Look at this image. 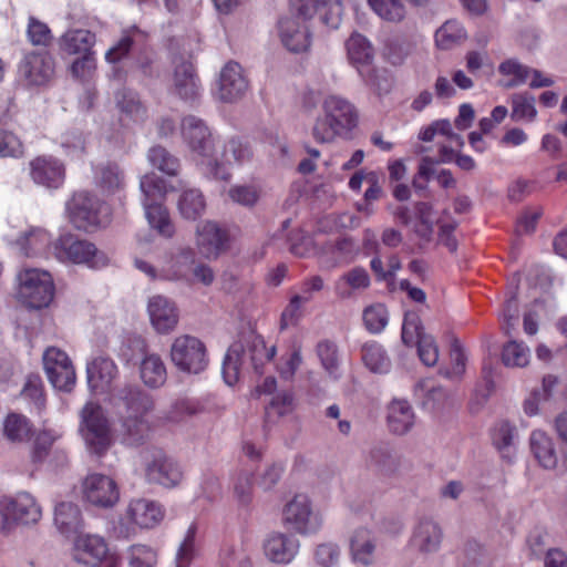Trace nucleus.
I'll list each match as a JSON object with an SVG mask.
<instances>
[{
	"instance_id": "1",
	"label": "nucleus",
	"mask_w": 567,
	"mask_h": 567,
	"mask_svg": "<svg viewBox=\"0 0 567 567\" xmlns=\"http://www.w3.org/2000/svg\"><path fill=\"white\" fill-rule=\"evenodd\" d=\"M248 355L254 371L264 373V365L270 362L276 355V347L269 349L264 339L249 332L235 341L229 348L223 362V377L228 385L235 384L239 379L240 367L245 357Z\"/></svg>"
},
{
	"instance_id": "2",
	"label": "nucleus",
	"mask_w": 567,
	"mask_h": 567,
	"mask_svg": "<svg viewBox=\"0 0 567 567\" xmlns=\"http://www.w3.org/2000/svg\"><path fill=\"white\" fill-rule=\"evenodd\" d=\"M182 136L189 148L203 157L205 173L215 179H228V174L219 169L216 158H213V135L204 120L187 115L182 120Z\"/></svg>"
},
{
	"instance_id": "3",
	"label": "nucleus",
	"mask_w": 567,
	"mask_h": 567,
	"mask_svg": "<svg viewBox=\"0 0 567 567\" xmlns=\"http://www.w3.org/2000/svg\"><path fill=\"white\" fill-rule=\"evenodd\" d=\"M52 256L63 262L86 265L99 269L109 264V257L95 245L73 234H63L52 244Z\"/></svg>"
},
{
	"instance_id": "4",
	"label": "nucleus",
	"mask_w": 567,
	"mask_h": 567,
	"mask_svg": "<svg viewBox=\"0 0 567 567\" xmlns=\"http://www.w3.org/2000/svg\"><path fill=\"white\" fill-rule=\"evenodd\" d=\"M41 517V507L27 492L0 501V532L3 534H9L14 525H34Z\"/></svg>"
},
{
	"instance_id": "5",
	"label": "nucleus",
	"mask_w": 567,
	"mask_h": 567,
	"mask_svg": "<svg viewBox=\"0 0 567 567\" xmlns=\"http://www.w3.org/2000/svg\"><path fill=\"white\" fill-rule=\"evenodd\" d=\"M18 278V297L27 307L41 309L51 303L54 296V284L48 271L37 268L24 269Z\"/></svg>"
},
{
	"instance_id": "6",
	"label": "nucleus",
	"mask_w": 567,
	"mask_h": 567,
	"mask_svg": "<svg viewBox=\"0 0 567 567\" xmlns=\"http://www.w3.org/2000/svg\"><path fill=\"white\" fill-rule=\"evenodd\" d=\"M171 360L178 371L188 374L204 372L209 363L205 343L189 334L174 339L171 346Z\"/></svg>"
},
{
	"instance_id": "7",
	"label": "nucleus",
	"mask_w": 567,
	"mask_h": 567,
	"mask_svg": "<svg viewBox=\"0 0 567 567\" xmlns=\"http://www.w3.org/2000/svg\"><path fill=\"white\" fill-rule=\"evenodd\" d=\"M282 525L290 532L310 536L322 526L320 515L313 511L310 498L305 494L295 495L282 508Z\"/></svg>"
},
{
	"instance_id": "8",
	"label": "nucleus",
	"mask_w": 567,
	"mask_h": 567,
	"mask_svg": "<svg viewBox=\"0 0 567 567\" xmlns=\"http://www.w3.org/2000/svg\"><path fill=\"white\" fill-rule=\"evenodd\" d=\"M144 478L148 484L166 488L177 486L183 480L179 464L162 450L153 449L143 452Z\"/></svg>"
},
{
	"instance_id": "9",
	"label": "nucleus",
	"mask_w": 567,
	"mask_h": 567,
	"mask_svg": "<svg viewBox=\"0 0 567 567\" xmlns=\"http://www.w3.org/2000/svg\"><path fill=\"white\" fill-rule=\"evenodd\" d=\"M84 429V439L91 454L99 457L104 455L111 446L109 422L101 405L87 402L81 412Z\"/></svg>"
},
{
	"instance_id": "10",
	"label": "nucleus",
	"mask_w": 567,
	"mask_h": 567,
	"mask_svg": "<svg viewBox=\"0 0 567 567\" xmlns=\"http://www.w3.org/2000/svg\"><path fill=\"white\" fill-rule=\"evenodd\" d=\"M165 511L162 505L147 498L131 499L121 516V524L125 526L126 536L140 529H151L164 518Z\"/></svg>"
},
{
	"instance_id": "11",
	"label": "nucleus",
	"mask_w": 567,
	"mask_h": 567,
	"mask_svg": "<svg viewBox=\"0 0 567 567\" xmlns=\"http://www.w3.org/2000/svg\"><path fill=\"white\" fill-rule=\"evenodd\" d=\"M43 368L48 380L56 390L70 392L75 384V370L68 354L50 347L43 353Z\"/></svg>"
},
{
	"instance_id": "12",
	"label": "nucleus",
	"mask_w": 567,
	"mask_h": 567,
	"mask_svg": "<svg viewBox=\"0 0 567 567\" xmlns=\"http://www.w3.org/2000/svg\"><path fill=\"white\" fill-rule=\"evenodd\" d=\"M83 498L101 508H111L120 501L116 482L105 474H89L82 482Z\"/></svg>"
},
{
	"instance_id": "13",
	"label": "nucleus",
	"mask_w": 567,
	"mask_h": 567,
	"mask_svg": "<svg viewBox=\"0 0 567 567\" xmlns=\"http://www.w3.org/2000/svg\"><path fill=\"white\" fill-rule=\"evenodd\" d=\"M102 202L89 192L81 190L68 203L71 223L80 230H89L100 225Z\"/></svg>"
},
{
	"instance_id": "14",
	"label": "nucleus",
	"mask_w": 567,
	"mask_h": 567,
	"mask_svg": "<svg viewBox=\"0 0 567 567\" xmlns=\"http://www.w3.org/2000/svg\"><path fill=\"white\" fill-rule=\"evenodd\" d=\"M118 416H146L153 409L152 396L137 385L125 384L112 395Z\"/></svg>"
},
{
	"instance_id": "15",
	"label": "nucleus",
	"mask_w": 567,
	"mask_h": 567,
	"mask_svg": "<svg viewBox=\"0 0 567 567\" xmlns=\"http://www.w3.org/2000/svg\"><path fill=\"white\" fill-rule=\"evenodd\" d=\"M196 246L207 259H217L229 248V235L216 221L206 220L196 226Z\"/></svg>"
},
{
	"instance_id": "16",
	"label": "nucleus",
	"mask_w": 567,
	"mask_h": 567,
	"mask_svg": "<svg viewBox=\"0 0 567 567\" xmlns=\"http://www.w3.org/2000/svg\"><path fill=\"white\" fill-rule=\"evenodd\" d=\"M346 48L350 62L357 66L365 83L379 87L377 71L371 66L373 50L367 38L353 33L346 42Z\"/></svg>"
},
{
	"instance_id": "17",
	"label": "nucleus",
	"mask_w": 567,
	"mask_h": 567,
	"mask_svg": "<svg viewBox=\"0 0 567 567\" xmlns=\"http://www.w3.org/2000/svg\"><path fill=\"white\" fill-rule=\"evenodd\" d=\"M105 539L93 534H78L74 537L71 556L74 561L85 566L95 567L109 555Z\"/></svg>"
},
{
	"instance_id": "18",
	"label": "nucleus",
	"mask_w": 567,
	"mask_h": 567,
	"mask_svg": "<svg viewBox=\"0 0 567 567\" xmlns=\"http://www.w3.org/2000/svg\"><path fill=\"white\" fill-rule=\"evenodd\" d=\"M31 179L43 187L56 189L62 186L65 179L64 164L48 155L33 158L29 163Z\"/></svg>"
},
{
	"instance_id": "19",
	"label": "nucleus",
	"mask_w": 567,
	"mask_h": 567,
	"mask_svg": "<svg viewBox=\"0 0 567 567\" xmlns=\"http://www.w3.org/2000/svg\"><path fill=\"white\" fill-rule=\"evenodd\" d=\"M196 252L192 247H179L171 252L165 264L159 268V280L177 281L185 284L190 280L192 268Z\"/></svg>"
},
{
	"instance_id": "20",
	"label": "nucleus",
	"mask_w": 567,
	"mask_h": 567,
	"mask_svg": "<svg viewBox=\"0 0 567 567\" xmlns=\"http://www.w3.org/2000/svg\"><path fill=\"white\" fill-rule=\"evenodd\" d=\"M248 86L243 68L237 62H228L219 74L218 99L223 102H235L246 94Z\"/></svg>"
},
{
	"instance_id": "21",
	"label": "nucleus",
	"mask_w": 567,
	"mask_h": 567,
	"mask_svg": "<svg viewBox=\"0 0 567 567\" xmlns=\"http://www.w3.org/2000/svg\"><path fill=\"white\" fill-rule=\"evenodd\" d=\"M278 34L282 44L295 53L307 51L311 43V35L306 21L295 17L284 16L279 19Z\"/></svg>"
},
{
	"instance_id": "22",
	"label": "nucleus",
	"mask_w": 567,
	"mask_h": 567,
	"mask_svg": "<svg viewBox=\"0 0 567 567\" xmlns=\"http://www.w3.org/2000/svg\"><path fill=\"white\" fill-rule=\"evenodd\" d=\"M20 75L30 85H43L48 83L54 74V62L52 56L47 53H29L19 65Z\"/></svg>"
},
{
	"instance_id": "23",
	"label": "nucleus",
	"mask_w": 567,
	"mask_h": 567,
	"mask_svg": "<svg viewBox=\"0 0 567 567\" xmlns=\"http://www.w3.org/2000/svg\"><path fill=\"white\" fill-rule=\"evenodd\" d=\"M264 553L275 564H289L297 556L300 542L293 535L275 532L264 540Z\"/></svg>"
},
{
	"instance_id": "24",
	"label": "nucleus",
	"mask_w": 567,
	"mask_h": 567,
	"mask_svg": "<svg viewBox=\"0 0 567 567\" xmlns=\"http://www.w3.org/2000/svg\"><path fill=\"white\" fill-rule=\"evenodd\" d=\"M173 89L185 101H194L199 95V79L192 62L184 58L174 61Z\"/></svg>"
},
{
	"instance_id": "25",
	"label": "nucleus",
	"mask_w": 567,
	"mask_h": 567,
	"mask_svg": "<svg viewBox=\"0 0 567 567\" xmlns=\"http://www.w3.org/2000/svg\"><path fill=\"white\" fill-rule=\"evenodd\" d=\"M326 117L334 127L342 131H351L358 124V112L354 105L339 95H328L323 101Z\"/></svg>"
},
{
	"instance_id": "26",
	"label": "nucleus",
	"mask_w": 567,
	"mask_h": 567,
	"mask_svg": "<svg viewBox=\"0 0 567 567\" xmlns=\"http://www.w3.org/2000/svg\"><path fill=\"white\" fill-rule=\"evenodd\" d=\"M147 309L151 322L157 332L167 333L176 327L178 321L176 308L166 297H152Z\"/></svg>"
},
{
	"instance_id": "27",
	"label": "nucleus",
	"mask_w": 567,
	"mask_h": 567,
	"mask_svg": "<svg viewBox=\"0 0 567 567\" xmlns=\"http://www.w3.org/2000/svg\"><path fill=\"white\" fill-rule=\"evenodd\" d=\"M86 374L93 391L105 392L117 375V367L110 358L97 357L87 363Z\"/></svg>"
},
{
	"instance_id": "28",
	"label": "nucleus",
	"mask_w": 567,
	"mask_h": 567,
	"mask_svg": "<svg viewBox=\"0 0 567 567\" xmlns=\"http://www.w3.org/2000/svg\"><path fill=\"white\" fill-rule=\"evenodd\" d=\"M442 529L432 519H421L415 526L410 545L422 554L433 553L440 548Z\"/></svg>"
},
{
	"instance_id": "29",
	"label": "nucleus",
	"mask_w": 567,
	"mask_h": 567,
	"mask_svg": "<svg viewBox=\"0 0 567 567\" xmlns=\"http://www.w3.org/2000/svg\"><path fill=\"white\" fill-rule=\"evenodd\" d=\"M529 447L538 464L546 470H554L558 455L553 439L542 430H535L529 437Z\"/></svg>"
},
{
	"instance_id": "30",
	"label": "nucleus",
	"mask_w": 567,
	"mask_h": 567,
	"mask_svg": "<svg viewBox=\"0 0 567 567\" xmlns=\"http://www.w3.org/2000/svg\"><path fill=\"white\" fill-rule=\"evenodd\" d=\"M94 182L103 194H115L124 188L125 174L116 163H102L94 167Z\"/></svg>"
},
{
	"instance_id": "31",
	"label": "nucleus",
	"mask_w": 567,
	"mask_h": 567,
	"mask_svg": "<svg viewBox=\"0 0 567 567\" xmlns=\"http://www.w3.org/2000/svg\"><path fill=\"white\" fill-rule=\"evenodd\" d=\"M145 40L146 34L136 27L124 30L118 41L106 51V61L113 64L118 63L126 58L131 51L143 47Z\"/></svg>"
},
{
	"instance_id": "32",
	"label": "nucleus",
	"mask_w": 567,
	"mask_h": 567,
	"mask_svg": "<svg viewBox=\"0 0 567 567\" xmlns=\"http://www.w3.org/2000/svg\"><path fill=\"white\" fill-rule=\"evenodd\" d=\"M370 284L368 271L362 267H354L339 277L334 290L341 299H349L354 293L368 289Z\"/></svg>"
},
{
	"instance_id": "33",
	"label": "nucleus",
	"mask_w": 567,
	"mask_h": 567,
	"mask_svg": "<svg viewBox=\"0 0 567 567\" xmlns=\"http://www.w3.org/2000/svg\"><path fill=\"white\" fill-rule=\"evenodd\" d=\"M415 415L405 400H393L388 408V426L394 434H405L414 425Z\"/></svg>"
},
{
	"instance_id": "34",
	"label": "nucleus",
	"mask_w": 567,
	"mask_h": 567,
	"mask_svg": "<svg viewBox=\"0 0 567 567\" xmlns=\"http://www.w3.org/2000/svg\"><path fill=\"white\" fill-rule=\"evenodd\" d=\"M121 423V436L125 444L138 446L150 436V425L146 416H118Z\"/></svg>"
},
{
	"instance_id": "35",
	"label": "nucleus",
	"mask_w": 567,
	"mask_h": 567,
	"mask_svg": "<svg viewBox=\"0 0 567 567\" xmlns=\"http://www.w3.org/2000/svg\"><path fill=\"white\" fill-rule=\"evenodd\" d=\"M54 524L64 535L79 533L83 525L79 506L71 502H61L54 508Z\"/></svg>"
},
{
	"instance_id": "36",
	"label": "nucleus",
	"mask_w": 567,
	"mask_h": 567,
	"mask_svg": "<svg viewBox=\"0 0 567 567\" xmlns=\"http://www.w3.org/2000/svg\"><path fill=\"white\" fill-rule=\"evenodd\" d=\"M52 244L48 231L41 228L31 229L17 240L21 252L27 257L52 255Z\"/></svg>"
},
{
	"instance_id": "37",
	"label": "nucleus",
	"mask_w": 567,
	"mask_h": 567,
	"mask_svg": "<svg viewBox=\"0 0 567 567\" xmlns=\"http://www.w3.org/2000/svg\"><path fill=\"white\" fill-rule=\"evenodd\" d=\"M206 207V198L198 188L184 189L177 200L178 212L187 220L200 218L205 214Z\"/></svg>"
},
{
	"instance_id": "38",
	"label": "nucleus",
	"mask_w": 567,
	"mask_h": 567,
	"mask_svg": "<svg viewBox=\"0 0 567 567\" xmlns=\"http://www.w3.org/2000/svg\"><path fill=\"white\" fill-rule=\"evenodd\" d=\"M140 375L148 388L162 386L167 378L166 367L162 358L156 353H147L140 363Z\"/></svg>"
},
{
	"instance_id": "39",
	"label": "nucleus",
	"mask_w": 567,
	"mask_h": 567,
	"mask_svg": "<svg viewBox=\"0 0 567 567\" xmlns=\"http://www.w3.org/2000/svg\"><path fill=\"white\" fill-rule=\"evenodd\" d=\"M375 539L367 528H359L351 538V554L353 560L370 566L374 560Z\"/></svg>"
},
{
	"instance_id": "40",
	"label": "nucleus",
	"mask_w": 567,
	"mask_h": 567,
	"mask_svg": "<svg viewBox=\"0 0 567 567\" xmlns=\"http://www.w3.org/2000/svg\"><path fill=\"white\" fill-rule=\"evenodd\" d=\"M115 102L121 114L135 123H142L147 117V111L137 93L122 89L115 94Z\"/></svg>"
},
{
	"instance_id": "41",
	"label": "nucleus",
	"mask_w": 567,
	"mask_h": 567,
	"mask_svg": "<svg viewBox=\"0 0 567 567\" xmlns=\"http://www.w3.org/2000/svg\"><path fill=\"white\" fill-rule=\"evenodd\" d=\"M95 43V34L89 30H70L61 38V49L68 54H90Z\"/></svg>"
},
{
	"instance_id": "42",
	"label": "nucleus",
	"mask_w": 567,
	"mask_h": 567,
	"mask_svg": "<svg viewBox=\"0 0 567 567\" xmlns=\"http://www.w3.org/2000/svg\"><path fill=\"white\" fill-rule=\"evenodd\" d=\"M251 151L246 143L231 137L224 144L220 157L213 155V158L217 159L219 169H224L229 175L224 165L244 164L251 158Z\"/></svg>"
},
{
	"instance_id": "43",
	"label": "nucleus",
	"mask_w": 567,
	"mask_h": 567,
	"mask_svg": "<svg viewBox=\"0 0 567 567\" xmlns=\"http://www.w3.org/2000/svg\"><path fill=\"white\" fill-rule=\"evenodd\" d=\"M145 217L153 229L166 238H172L175 234V227L169 218L167 209L162 203L143 205Z\"/></svg>"
},
{
	"instance_id": "44",
	"label": "nucleus",
	"mask_w": 567,
	"mask_h": 567,
	"mask_svg": "<svg viewBox=\"0 0 567 567\" xmlns=\"http://www.w3.org/2000/svg\"><path fill=\"white\" fill-rule=\"evenodd\" d=\"M3 434L11 442H25L32 434V423L19 413H10L3 421Z\"/></svg>"
},
{
	"instance_id": "45",
	"label": "nucleus",
	"mask_w": 567,
	"mask_h": 567,
	"mask_svg": "<svg viewBox=\"0 0 567 567\" xmlns=\"http://www.w3.org/2000/svg\"><path fill=\"white\" fill-rule=\"evenodd\" d=\"M362 360L364 365L374 373H388L391 360L383 347L377 342H368L362 347Z\"/></svg>"
},
{
	"instance_id": "46",
	"label": "nucleus",
	"mask_w": 567,
	"mask_h": 567,
	"mask_svg": "<svg viewBox=\"0 0 567 567\" xmlns=\"http://www.w3.org/2000/svg\"><path fill=\"white\" fill-rule=\"evenodd\" d=\"M368 3L383 21L400 23L406 17V8L402 0H368Z\"/></svg>"
},
{
	"instance_id": "47",
	"label": "nucleus",
	"mask_w": 567,
	"mask_h": 567,
	"mask_svg": "<svg viewBox=\"0 0 567 567\" xmlns=\"http://www.w3.org/2000/svg\"><path fill=\"white\" fill-rule=\"evenodd\" d=\"M368 463L384 474H391L399 467V457L390 446L380 444L370 450Z\"/></svg>"
},
{
	"instance_id": "48",
	"label": "nucleus",
	"mask_w": 567,
	"mask_h": 567,
	"mask_svg": "<svg viewBox=\"0 0 567 567\" xmlns=\"http://www.w3.org/2000/svg\"><path fill=\"white\" fill-rule=\"evenodd\" d=\"M466 39L463 25L455 21H446L435 33V42L439 48L450 50Z\"/></svg>"
},
{
	"instance_id": "49",
	"label": "nucleus",
	"mask_w": 567,
	"mask_h": 567,
	"mask_svg": "<svg viewBox=\"0 0 567 567\" xmlns=\"http://www.w3.org/2000/svg\"><path fill=\"white\" fill-rule=\"evenodd\" d=\"M142 204L162 203L166 195L165 181L154 173L145 174L140 182Z\"/></svg>"
},
{
	"instance_id": "50",
	"label": "nucleus",
	"mask_w": 567,
	"mask_h": 567,
	"mask_svg": "<svg viewBox=\"0 0 567 567\" xmlns=\"http://www.w3.org/2000/svg\"><path fill=\"white\" fill-rule=\"evenodd\" d=\"M512 118L533 122L537 116L535 97L529 93H516L512 96Z\"/></svg>"
},
{
	"instance_id": "51",
	"label": "nucleus",
	"mask_w": 567,
	"mask_h": 567,
	"mask_svg": "<svg viewBox=\"0 0 567 567\" xmlns=\"http://www.w3.org/2000/svg\"><path fill=\"white\" fill-rule=\"evenodd\" d=\"M529 349L523 343L515 340L504 344L502 351V361L508 368H523L529 362Z\"/></svg>"
},
{
	"instance_id": "52",
	"label": "nucleus",
	"mask_w": 567,
	"mask_h": 567,
	"mask_svg": "<svg viewBox=\"0 0 567 567\" xmlns=\"http://www.w3.org/2000/svg\"><path fill=\"white\" fill-rule=\"evenodd\" d=\"M147 158L152 166L169 176H175L179 169V161L162 146L150 148Z\"/></svg>"
},
{
	"instance_id": "53",
	"label": "nucleus",
	"mask_w": 567,
	"mask_h": 567,
	"mask_svg": "<svg viewBox=\"0 0 567 567\" xmlns=\"http://www.w3.org/2000/svg\"><path fill=\"white\" fill-rule=\"evenodd\" d=\"M61 437V434L55 430H42L34 439L32 447V461L41 463L49 456L53 444Z\"/></svg>"
},
{
	"instance_id": "54",
	"label": "nucleus",
	"mask_w": 567,
	"mask_h": 567,
	"mask_svg": "<svg viewBox=\"0 0 567 567\" xmlns=\"http://www.w3.org/2000/svg\"><path fill=\"white\" fill-rule=\"evenodd\" d=\"M317 355L323 369L334 379L338 375L339 359L337 344L329 340H322L317 344Z\"/></svg>"
},
{
	"instance_id": "55",
	"label": "nucleus",
	"mask_w": 567,
	"mask_h": 567,
	"mask_svg": "<svg viewBox=\"0 0 567 567\" xmlns=\"http://www.w3.org/2000/svg\"><path fill=\"white\" fill-rule=\"evenodd\" d=\"M427 336L420 316L414 311H408L404 315L401 339L404 344L412 346L420 341V337Z\"/></svg>"
},
{
	"instance_id": "56",
	"label": "nucleus",
	"mask_w": 567,
	"mask_h": 567,
	"mask_svg": "<svg viewBox=\"0 0 567 567\" xmlns=\"http://www.w3.org/2000/svg\"><path fill=\"white\" fill-rule=\"evenodd\" d=\"M229 199L244 207H252L260 197V189L255 185L236 184L228 189Z\"/></svg>"
},
{
	"instance_id": "57",
	"label": "nucleus",
	"mask_w": 567,
	"mask_h": 567,
	"mask_svg": "<svg viewBox=\"0 0 567 567\" xmlns=\"http://www.w3.org/2000/svg\"><path fill=\"white\" fill-rule=\"evenodd\" d=\"M196 532L197 527L196 525L192 524L186 534L185 537L179 545L177 555H176V567H189L192 560L196 556Z\"/></svg>"
},
{
	"instance_id": "58",
	"label": "nucleus",
	"mask_w": 567,
	"mask_h": 567,
	"mask_svg": "<svg viewBox=\"0 0 567 567\" xmlns=\"http://www.w3.org/2000/svg\"><path fill=\"white\" fill-rule=\"evenodd\" d=\"M363 321L370 332H381L388 323L386 308L381 303L365 308L363 311Z\"/></svg>"
},
{
	"instance_id": "59",
	"label": "nucleus",
	"mask_w": 567,
	"mask_h": 567,
	"mask_svg": "<svg viewBox=\"0 0 567 567\" xmlns=\"http://www.w3.org/2000/svg\"><path fill=\"white\" fill-rule=\"evenodd\" d=\"M21 396L31 401L38 410L44 408L45 399L43 394V383L40 375L31 374L27 378L21 391Z\"/></svg>"
},
{
	"instance_id": "60",
	"label": "nucleus",
	"mask_w": 567,
	"mask_h": 567,
	"mask_svg": "<svg viewBox=\"0 0 567 567\" xmlns=\"http://www.w3.org/2000/svg\"><path fill=\"white\" fill-rule=\"evenodd\" d=\"M331 2L332 0H290V17L297 14L298 19L306 21Z\"/></svg>"
},
{
	"instance_id": "61",
	"label": "nucleus",
	"mask_w": 567,
	"mask_h": 567,
	"mask_svg": "<svg viewBox=\"0 0 567 567\" xmlns=\"http://www.w3.org/2000/svg\"><path fill=\"white\" fill-rule=\"evenodd\" d=\"M450 354L452 367L451 369H446L444 371L441 370V373L447 379H461L465 373L466 355L458 340H454L452 342Z\"/></svg>"
},
{
	"instance_id": "62",
	"label": "nucleus",
	"mask_w": 567,
	"mask_h": 567,
	"mask_svg": "<svg viewBox=\"0 0 567 567\" xmlns=\"http://www.w3.org/2000/svg\"><path fill=\"white\" fill-rule=\"evenodd\" d=\"M293 410H295L293 393L289 390H282L272 396L267 413L269 415L271 413H275L278 416H284V415L290 414Z\"/></svg>"
},
{
	"instance_id": "63",
	"label": "nucleus",
	"mask_w": 567,
	"mask_h": 567,
	"mask_svg": "<svg viewBox=\"0 0 567 567\" xmlns=\"http://www.w3.org/2000/svg\"><path fill=\"white\" fill-rule=\"evenodd\" d=\"M252 491V473L247 470H240L234 477V494L237 499L247 504L250 501Z\"/></svg>"
},
{
	"instance_id": "64",
	"label": "nucleus",
	"mask_w": 567,
	"mask_h": 567,
	"mask_svg": "<svg viewBox=\"0 0 567 567\" xmlns=\"http://www.w3.org/2000/svg\"><path fill=\"white\" fill-rule=\"evenodd\" d=\"M156 564V553L146 545H134L130 550L131 567H153Z\"/></svg>"
}]
</instances>
